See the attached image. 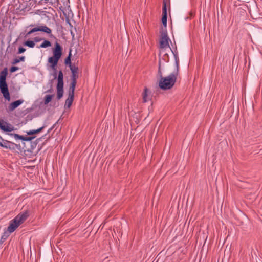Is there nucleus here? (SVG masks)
Returning <instances> with one entry per match:
<instances>
[{
	"label": "nucleus",
	"instance_id": "obj_29",
	"mask_svg": "<svg viewBox=\"0 0 262 262\" xmlns=\"http://www.w3.org/2000/svg\"><path fill=\"white\" fill-rule=\"evenodd\" d=\"M34 40L35 42H39L42 40V38L39 37H35L34 38Z\"/></svg>",
	"mask_w": 262,
	"mask_h": 262
},
{
	"label": "nucleus",
	"instance_id": "obj_14",
	"mask_svg": "<svg viewBox=\"0 0 262 262\" xmlns=\"http://www.w3.org/2000/svg\"><path fill=\"white\" fill-rule=\"evenodd\" d=\"M77 82L75 81H71L70 88H69V95L74 96V91L75 89V86L76 85Z\"/></svg>",
	"mask_w": 262,
	"mask_h": 262
},
{
	"label": "nucleus",
	"instance_id": "obj_30",
	"mask_svg": "<svg viewBox=\"0 0 262 262\" xmlns=\"http://www.w3.org/2000/svg\"><path fill=\"white\" fill-rule=\"evenodd\" d=\"M56 123H55L48 131V133H49L55 127Z\"/></svg>",
	"mask_w": 262,
	"mask_h": 262
},
{
	"label": "nucleus",
	"instance_id": "obj_15",
	"mask_svg": "<svg viewBox=\"0 0 262 262\" xmlns=\"http://www.w3.org/2000/svg\"><path fill=\"white\" fill-rule=\"evenodd\" d=\"M45 127H46V126L45 125H43L42 127L39 128L37 129L30 130L29 131H27L26 133H27V135H32L37 134V133L40 132Z\"/></svg>",
	"mask_w": 262,
	"mask_h": 262
},
{
	"label": "nucleus",
	"instance_id": "obj_33",
	"mask_svg": "<svg viewBox=\"0 0 262 262\" xmlns=\"http://www.w3.org/2000/svg\"><path fill=\"white\" fill-rule=\"evenodd\" d=\"M71 33L72 35H73V36L74 35V34H73V32H72V31L71 30Z\"/></svg>",
	"mask_w": 262,
	"mask_h": 262
},
{
	"label": "nucleus",
	"instance_id": "obj_3",
	"mask_svg": "<svg viewBox=\"0 0 262 262\" xmlns=\"http://www.w3.org/2000/svg\"><path fill=\"white\" fill-rule=\"evenodd\" d=\"M28 216L27 211L19 213L10 222L7 231L9 233L13 232L27 219Z\"/></svg>",
	"mask_w": 262,
	"mask_h": 262
},
{
	"label": "nucleus",
	"instance_id": "obj_17",
	"mask_svg": "<svg viewBox=\"0 0 262 262\" xmlns=\"http://www.w3.org/2000/svg\"><path fill=\"white\" fill-rule=\"evenodd\" d=\"M51 46V43L50 41L45 40L40 45L39 48H46Z\"/></svg>",
	"mask_w": 262,
	"mask_h": 262
},
{
	"label": "nucleus",
	"instance_id": "obj_7",
	"mask_svg": "<svg viewBox=\"0 0 262 262\" xmlns=\"http://www.w3.org/2000/svg\"><path fill=\"white\" fill-rule=\"evenodd\" d=\"M168 40L169 37L167 35H163L160 40V48L162 49L170 48Z\"/></svg>",
	"mask_w": 262,
	"mask_h": 262
},
{
	"label": "nucleus",
	"instance_id": "obj_1",
	"mask_svg": "<svg viewBox=\"0 0 262 262\" xmlns=\"http://www.w3.org/2000/svg\"><path fill=\"white\" fill-rule=\"evenodd\" d=\"M175 59L176 70L169 75L163 77L160 72V79L159 81V87L163 90L171 89L175 84L179 75V57L178 53L172 51Z\"/></svg>",
	"mask_w": 262,
	"mask_h": 262
},
{
	"label": "nucleus",
	"instance_id": "obj_19",
	"mask_svg": "<svg viewBox=\"0 0 262 262\" xmlns=\"http://www.w3.org/2000/svg\"><path fill=\"white\" fill-rule=\"evenodd\" d=\"M25 59V56H21V57H20L19 58H15L13 60V61L12 62V63L13 64H17V63L20 62V61H24Z\"/></svg>",
	"mask_w": 262,
	"mask_h": 262
},
{
	"label": "nucleus",
	"instance_id": "obj_18",
	"mask_svg": "<svg viewBox=\"0 0 262 262\" xmlns=\"http://www.w3.org/2000/svg\"><path fill=\"white\" fill-rule=\"evenodd\" d=\"M53 95H47L45 97L44 99V103L45 104H48L50 102H51L52 97H53Z\"/></svg>",
	"mask_w": 262,
	"mask_h": 262
},
{
	"label": "nucleus",
	"instance_id": "obj_5",
	"mask_svg": "<svg viewBox=\"0 0 262 262\" xmlns=\"http://www.w3.org/2000/svg\"><path fill=\"white\" fill-rule=\"evenodd\" d=\"M57 98L60 99L63 95V74L62 71H59L57 77Z\"/></svg>",
	"mask_w": 262,
	"mask_h": 262
},
{
	"label": "nucleus",
	"instance_id": "obj_13",
	"mask_svg": "<svg viewBox=\"0 0 262 262\" xmlns=\"http://www.w3.org/2000/svg\"><path fill=\"white\" fill-rule=\"evenodd\" d=\"M10 142L4 140L2 138L0 139V146L8 149L10 147Z\"/></svg>",
	"mask_w": 262,
	"mask_h": 262
},
{
	"label": "nucleus",
	"instance_id": "obj_11",
	"mask_svg": "<svg viewBox=\"0 0 262 262\" xmlns=\"http://www.w3.org/2000/svg\"><path fill=\"white\" fill-rule=\"evenodd\" d=\"M143 102L145 103L151 99L150 92L147 88H145L142 93Z\"/></svg>",
	"mask_w": 262,
	"mask_h": 262
},
{
	"label": "nucleus",
	"instance_id": "obj_34",
	"mask_svg": "<svg viewBox=\"0 0 262 262\" xmlns=\"http://www.w3.org/2000/svg\"><path fill=\"white\" fill-rule=\"evenodd\" d=\"M54 76H55V78H56V73H55V75Z\"/></svg>",
	"mask_w": 262,
	"mask_h": 262
},
{
	"label": "nucleus",
	"instance_id": "obj_2",
	"mask_svg": "<svg viewBox=\"0 0 262 262\" xmlns=\"http://www.w3.org/2000/svg\"><path fill=\"white\" fill-rule=\"evenodd\" d=\"M52 52L53 56L48 58V62L50 68L53 70H56L58 62L62 54V47L58 42H56Z\"/></svg>",
	"mask_w": 262,
	"mask_h": 262
},
{
	"label": "nucleus",
	"instance_id": "obj_21",
	"mask_svg": "<svg viewBox=\"0 0 262 262\" xmlns=\"http://www.w3.org/2000/svg\"><path fill=\"white\" fill-rule=\"evenodd\" d=\"M78 77V71L72 72L71 80L72 81L77 82V79Z\"/></svg>",
	"mask_w": 262,
	"mask_h": 262
},
{
	"label": "nucleus",
	"instance_id": "obj_9",
	"mask_svg": "<svg viewBox=\"0 0 262 262\" xmlns=\"http://www.w3.org/2000/svg\"><path fill=\"white\" fill-rule=\"evenodd\" d=\"M24 100L19 99L11 103L8 106V111L9 112H12L14 111L15 108L21 105L24 102Z\"/></svg>",
	"mask_w": 262,
	"mask_h": 262
},
{
	"label": "nucleus",
	"instance_id": "obj_32",
	"mask_svg": "<svg viewBox=\"0 0 262 262\" xmlns=\"http://www.w3.org/2000/svg\"><path fill=\"white\" fill-rule=\"evenodd\" d=\"M52 92H53V90H52V88L47 91V92H48V93H52Z\"/></svg>",
	"mask_w": 262,
	"mask_h": 262
},
{
	"label": "nucleus",
	"instance_id": "obj_25",
	"mask_svg": "<svg viewBox=\"0 0 262 262\" xmlns=\"http://www.w3.org/2000/svg\"><path fill=\"white\" fill-rule=\"evenodd\" d=\"M18 70V68L17 67L13 66L10 68V71L11 73H13L16 71Z\"/></svg>",
	"mask_w": 262,
	"mask_h": 262
},
{
	"label": "nucleus",
	"instance_id": "obj_6",
	"mask_svg": "<svg viewBox=\"0 0 262 262\" xmlns=\"http://www.w3.org/2000/svg\"><path fill=\"white\" fill-rule=\"evenodd\" d=\"M32 30L33 32H35L37 31L43 32L48 34H49L50 37L55 38V36L52 34L51 29L50 28L46 26V25L40 26L37 27H35V28H32Z\"/></svg>",
	"mask_w": 262,
	"mask_h": 262
},
{
	"label": "nucleus",
	"instance_id": "obj_22",
	"mask_svg": "<svg viewBox=\"0 0 262 262\" xmlns=\"http://www.w3.org/2000/svg\"><path fill=\"white\" fill-rule=\"evenodd\" d=\"M167 15H162V23L164 27L167 26Z\"/></svg>",
	"mask_w": 262,
	"mask_h": 262
},
{
	"label": "nucleus",
	"instance_id": "obj_12",
	"mask_svg": "<svg viewBox=\"0 0 262 262\" xmlns=\"http://www.w3.org/2000/svg\"><path fill=\"white\" fill-rule=\"evenodd\" d=\"M74 96L69 95L68 98L66 100L64 107L70 108L71 107L74 100Z\"/></svg>",
	"mask_w": 262,
	"mask_h": 262
},
{
	"label": "nucleus",
	"instance_id": "obj_23",
	"mask_svg": "<svg viewBox=\"0 0 262 262\" xmlns=\"http://www.w3.org/2000/svg\"><path fill=\"white\" fill-rule=\"evenodd\" d=\"M70 69L71 71V72H76V71H78V67L76 66L75 64H70Z\"/></svg>",
	"mask_w": 262,
	"mask_h": 262
},
{
	"label": "nucleus",
	"instance_id": "obj_31",
	"mask_svg": "<svg viewBox=\"0 0 262 262\" xmlns=\"http://www.w3.org/2000/svg\"><path fill=\"white\" fill-rule=\"evenodd\" d=\"M33 33H34V32L32 31V30L31 29L30 31H29V32H28L27 33L26 36H29Z\"/></svg>",
	"mask_w": 262,
	"mask_h": 262
},
{
	"label": "nucleus",
	"instance_id": "obj_27",
	"mask_svg": "<svg viewBox=\"0 0 262 262\" xmlns=\"http://www.w3.org/2000/svg\"><path fill=\"white\" fill-rule=\"evenodd\" d=\"M8 236H9V235H8V233L5 232L4 233V235H2V239H6L8 237Z\"/></svg>",
	"mask_w": 262,
	"mask_h": 262
},
{
	"label": "nucleus",
	"instance_id": "obj_8",
	"mask_svg": "<svg viewBox=\"0 0 262 262\" xmlns=\"http://www.w3.org/2000/svg\"><path fill=\"white\" fill-rule=\"evenodd\" d=\"M0 129L5 132H11L14 130V127L3 120H0Z\"/></svg>",
	"mask_w": 262,
	"mask_h": 262
},
{
	"label": "nucleus",
	"instance_id": "obj_26",
	"mask_svg": "<svg viewBox=\"0 0 262 262\" xmlns=\"http://www.w3.org/2000/svg\"><path fill=\"white\" fill-rule=\"evenodd\" d=\"M26 49L24 48L23 47H19L18 49V54H21L24 53Z\"/></svg>",
	"mask_w": 262,
	"mask_h": 262
},
{
	"label": "nucleus",
	"instance_id": "obj_28",
	"mask_svg": "<svg viewBox=\"0 0 262 262\" xmlns=\"http://www.w3.org/2000/svg\"><path fill=\"white\" fill-rule=\"evenodd\" d=\"M66 21V23L69 24V25L70 27V28H72L73 26L72 25L71 23L70 22L69 19V18H67Z\"/></svg>",
	"mask_w": 262,
	"mask_h": 262
},
{
	"label": "nucleus",
	"instance_id": "obj_20",
	"mask_svg": "<svg viewBox=\"0 0 262 262\" xmlns=\"http://www.w3.org/2000/svg\"><path fill=\"white\" fill-rule=\"evenodd\" d=\"M24 45L27 46L30 48H34L35 44L32 40H27L24 42Z\"/></svg>",
	"mask_w": 262,
	"mask_h": 262
},
{
	"label": "nucleus",
	"instance_id": "obj_24",
	"mask_svg": "<svg viewBox=\"0 0 262 262\" xmlns=\"http://www.w3.org/2000/svg\"><path fill=\"white\" fill-rule=\"evenodd\" d=\"M65 64L66 65H69L70 66V64H72L71 62V53H70L69 56L65 59Z\"/></svg>",
	"mask_w": 262,
	"mask_h": 262
},
{
	"label": "nucleus",
	"instance_id": "obj_10",
	"mask_svg": "<svg viewBox=\"0 0 262 262\" xmlns=\"http://www.w3.org/2000/svg\"><path fill=\"white\" fill-rule=\"evenodd\" d=\"M11 135L13 136L16 140L19 139L25 141H30L35 138V136L24 137L17 134H11Z\"/></svg>",
	"mask_w": 262,
	"mask_h": 262
},
{
	"label": "nucleus",
	"instance_id": "obj_4",
	"mask_svg": "<svg viewBox=\"0 0 262 262\" xmlns=\"http://www.w3.org/2000/svg\"><path fill=\"white\" fill-rule=\"evenodd\" d=\"M7 74L8 70L6 68H4L0 73V90L4 97L6 100L10 101V96L6 81Z\"/></svg>",
	"mask_w": 262,
	"mask_h": 262
},
{
	"label": "nucleus",
	"instance_id": "obj_16",
	"mask_svg": "<svg viewBox=\"0 0 262 262\" xmlns=\"http://www.w3.org/2000/svg\"><path fill=\"white\" fill-rule=\"evenodd\" d=\"M168 3V0H163L162 15H167V6Z\"/></svg>",
	"mask_w": 262,
	"mask_h": 262
},
{
	"label": "nucleus",
	"instance_id": "obj_35",
	"mask_svg": "<svg viewBox=\"0 0 262 262\" xmlns=\"http://www.w3.org/2000/svg\"><path fill=\"white\" fill-rule=\"evenodd\" d=\"M159 68H160V61H159Z\"/></svg>",
	"mask_w": 262,
	"mask_h": 262
}]
</instances>
